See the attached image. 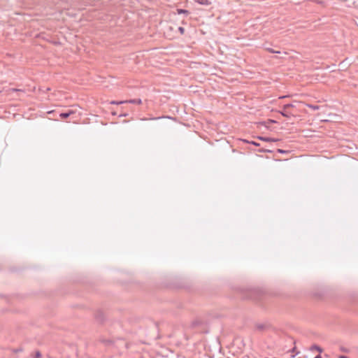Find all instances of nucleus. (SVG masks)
<instances>
[{
    "label": "nucleus",
    "mask_w": 358,
    "mask_h": 358,
    "mask_svg": "<svg viewBox=\"0 0 358 358\" xmlns=\"http://www.w3.org/2000/svg\"><path fill=\"white\" fill-rule=\"evenodd\" d=\"M179 31H180V32L181 34H183V33H184L185 29H184V28H182V27H179Z\"/></svg>",
    "instance_id": "nucleus-8"
},
{
    "label": "nucleus",
    "mask_w": 358,
    "mask_h": 358,
    "mask_svg": "<svg viewBox=\"0 0 358 358\" xmlns=\"http://www.w3.org/2000/svg\"><path fill=\"white\" fill-rule=\"evenodd\" d=\"M315 358H320V357H316Z\"/></svg>",
    "instance_id": "nucleus-14"
},
{
    "label": "nucleus",
    "mask_w": 358,
    "mask_h": 358,
    "mask_svg": "<svg viewBox=\"0 0 358 358\" xmlns=\"http://www.w3.org/2000/svg\"><path fill=\"white\" fill-rule=\"evenodd\" d=\"M307 106L309 107L310 108L313 109V110H318L319 109V106H314V105L308 104Z\"/></svg>",
    "instance_id": "nucleus-5"
},
{
    "label": "nucleus",
    "mask_w": 358,
    "mask_h": 358,
    "mask_svg": "<svg viewBox=\"0 0 358 358\" xmlns=\"http://www.w3.org/2000/svg\"><path fill=\"white\" fill-rule=\"evenodd\" d=\"M39 357H41V354L39 352H36V358H39Z\"/></svg>",
    "instance_id": "nucleus-10"
},
{
    "label": "nucleus",
    "mask_w": 358,
    "mask_h": 358,
    "mask_svg": "<svg viewBox=\"0 0 358 358\" xmlns=\"http://www.w3.org/2000/svg\"><path fill=\"white\" fill-rule=\"evenodd\" d=\"M340 358H347V357H345V356H342V357H341Z\"/></svg>",
    "instance_id": "nucleus-13"
},
{
    "label": "nucleus",
    "mask_w": 358,
    "mask_h": 358,
    "mask_svg": "<svg viewBox=\"0 0 358 358\" xmlns=\"http://www.w3.org/2000/svg\"><path fill=\"white\" fill-rule=\"evenodd\" d=\"M129 102H131V103H136V101H130ZM136 103H141V101L139 99V100H138V101H136Z\"/></svg>",
    "instance_id": "nucleus-9"
},
{
    "label": "nucleus",
    "mask_w": 358,
    "mask_h": 358,
    "mask_svg": "<svg viewBox=\"0 0 358 358\" xmlns=\"http://www.w3.org/2000/svg\"><path fill=\"white\" fill-rule=\"evenodd\" d=\"M259 138L264 141H271L270 138H268L260 137Z\"/></svg>",
    "instance_id": "nucleus-7"
},
{
    "label": "nucleus",
    "mask_w": 358,
    "mask_h": 358,
    "mask_svg": "<svg viewBox=\"0 0 358 358\" xmlns=\"http://www.w3.org/2000/svg\"><path fill=\"white\" fill-rule=\"evenodd\" d=\"M280 114L286 117H289L291 116H293V114H292L288 109H285V106H283L282 110L280 112Z\"/></svg>",
    "instance_id": "nucleus-1"
},
{
    "label": "nucleus",
    "mask_w": 358,
    "mask_h": 358,
    "mask_svg": "<svg viewBox=\"0 0 358 358\" xmlns=\"http://www.w3.org/2000/svg\"><path fill=\"white\" fill-rule=\"evenodd\" d=\"M285 97H287V96H280L279 98H280V99H283V98H285Z\"/></svg>",
    "instance_id": "nucleus-12"
},
{
    "label": "nucleus",
    "mask_w": 358,
    "mask_h": 358,
    "mask_svg": "<svg viewBox=\"0 0 358 358\" xmlns=\"http://www.w3.org/2000/svg\"><path fill=\"white\" fill-rule=\"evenodd\" d=\"M177 12L178 14H187L188 13V11L187 10H183V9H178Z\"/></svg>",
    "instance_id": "nucleus-4"
},
{
    "label": "nucleus",
    "mask_w": 358,
    "mask_h": 358,
    "mask_svg": "<svg viewBox=\"0 0 358 358\" xmlns=\"http://www.w3.org/2000/svg\"><path fill=\"white\" fill-rule=\"evenodd\" d=\"M71 113H63L60 114V117L62 118H66L71 115Z\"/></svg>",
    "instance_id": "nucleus-3"
},
{
    "label": "nucleus",
    "mask_w": 358,
    "mask_h": 358,
    "mask_svg": "<svg viewBox=\"0 0 358 358\" xmlns=\"http://www.w3.org/2000/svg\"><path fill=\"white\" fill-rule=\"evenodd\" d=\"M290 107H294V105L292 103L285 105V109H289Z\"/></svg>",
    "instance_id": "nucleus-6"
},
{
    "label": "nucleus",
    "mask_w": 358,
    "mask_h": 358,
    "mask_svg": "<svg viewBox=\"0 0 358 358\" xmlns=\"http://www.w3.org/2000/svg\"><path fill=\"white\" fill-rule=\"evenodd\" d=\"M194 1L197 3H199L200 5H203V6H209L211 4V1H210V0H194Z\"/></svg>",
    "instance_id": "nucleus-2"
},
{
    "label": "nucleus",
    "mask_w": 358,
    "mask_h": 358,
    "mask_svg": "<svg viewBox=\"0 0 358 358\" xmlns=\"http://www.w3.org/2000/svg\"><path fill=\"white\" fill-rule=\"evenodd\" d=\"M271 52H275V53H280V52H279V51H273V50H271Z\"/></svg>",
    "instance_id": "nucleus-11"
}]
</instances>
